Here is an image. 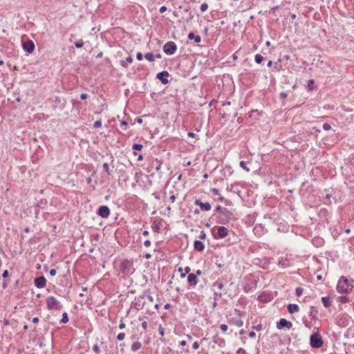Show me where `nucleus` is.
<instances>
[{"instance_id": "nucleus-1", "label": "nucleus", "mask_w": 354, "mask_h": 354, "mask_svg": "<svg viewBox=\"0 0 354 354\" xmlns=\"http://www.w3.org/2000/svg\"><path fill=\"white\" fill-rule=\"evenodd\" d=\"M324 342L319 333H314L310 336V345L313 348H319L323 346Z\"/></svg>"}, {"instance_id": "nucleus-2", "label": "nucleus", "mask_w": 354, "mask_h": 354, "mask_svg": "<svg viewBox=\"0 0 354 354\" xmlns=\"http://www.w3.org/2000/svg\"><path fill=\"white\" fill-rule=\"evenodd\" d=\"M348 287V279L344 276L341 277L337 285V290L340 293H347Z\"/></svg>"}, {"instance_id": "nucleus-3", "label": "nucleus", "mask_w": 354, "mask_h": 354, "mask_svg": "<svg viewBox=\"0 0 354 354\" xmlns=\"http://www.w3.org/2000/svg\"><path fill=\"white\" fill-rule=\"evenodd\" d=\"M177 50V46L174 41H168L163 46V51L167 55H174Z\"/></svg>"}, {"instance_id": "nucleus-4", "label": "nucleus", "mask_w": 354, "mask_h": 354, "mask_svg": "<svg viewBox=\"0 0 354 354\" xmlns=\"http://www.w3.org/2000/svg\"><path fill=\"white\" fill-rule=\"evenodd\" d=\"M59 303L54 297H49L46 299V306L48 310L58 309Z\"/></svg>"}, {"instance_id": "nucleus-5", "label": "nucleus", "mask_w": 354, "mask_h": 354, "mask_svg": "<svg viewBox=\"0 0 354 354\" xmlns=\"http://www.w3.org/2000/svg\"><path fill=\"white\" fill-rule=\"evenodd\" d=\"M292 326V324L291 322L286 320L284 318H281L277 323V328L278 329H282L283 328H287L288 329L291 328Z\"/></svg>"}, {"instance_id": "nucleus-6", "label": "nucleus", "mask_w": 354, "mask_h": 354, "mask_svg": "<svg viewBox=\"0 0 354 354\" xmlns=\"http://www.w3.org/2000/svg\"><path fill=\"white\" fill-rule=\"evenodd\" d=\"M97 214L102 218H107L110 214V209L106 205L101 206L97 210Z\"/></svg>"}, {"instance_id": "nucleus-7", "label": "nucleus", "mask_w": 354, "mask_h": 354, "mask_svg": "<svg viewBox=\"0 0 354 354\" xmlns=\"http://www.w3.org/2000/svg\"><path fill=\"white\" fill-rule=\"evenodd\" d=\"M169 74L167 71H162L160 73H158L156 75V77L163 84H166L169 82V80L167 77H169Z\"/></svg>"}, {"instance_id": "nucleus-8", "label": "nucleus", "mask_w": 354, "mask_h": 354, "mask_svg": "<svg viewBox=\"0 0 354 354\" xmlns=\"http://www.w3.org/2000/svg\"><path fill=\"white\" fill-rule=\"evenodd\" d=\"M23 48L27 53H31L33 52L35 49V44L31 40L27 41L26 42H24Z\"/></svg>"}, {"instance_id": "nucleus-9", "label": "nucleus", "mask_w": 354, "mask_h": 354, "mask_svg": "<svg viewBox=\"0 0 354 354\" xmlns=\"http://www.w3.org/2000/svg\"><path fill=\"white\" fill-rule=\"evenodd\" d=\"M46 283V280L44 277H39L35 278V285L38 288H43L45 287Z\"/></svg>"}, {"instance_id": "nucleus-10", "label": "nucleus", "mask_w": 354, "mask_h": 354, "mask_svg": "<svg viewBox=\"0 0 354 354\" xmlns=\"http://www.w3.org/2000/svg\"><path fill=\"white\" fill-rule=\"evenodd\" d=\"M195 204L198 205L203 211H209L211 209V205L209 203H203L199 199L195 201Z\"/></svg>"}, {"instance_id": "nucleus-11", "label": "nucleus", "mask_w": 354, "mask_h": 354, "mask_svg": "<svg viewBox=\"0 0 354 354\" xmlns=\"http://www.w3.org/2000/svg\"><path fill=\"white\" fill-rule=\"evenodd\" d=\"M228 235V230L223 226H220L218 228V238L223 239Z\"/></svg>"}, {"instance_id": "nucleus-12", "label": "nucleus", "mask_w": 354, "mask_h": 354, "mask_svg": "<svg viewBox=\"0 0 354 354\" xmlns=\"http://www.w3.org/2000/svg\"><path fill=\"white\" fill-rule=\"evenodd\" d=\"M187 281L190 286H196L197 283L196 275L193 273L189 274L187 277Z\"/></svg>"}, {"instance_id": "nucleus-13", "label": "nucleus", "mask_w": 354, "mask_h": 354, "mask_svg": "<svg viewBox=\"0 0 354 354\" xmlns=\"http://www.w3.org/2000/svg\"><path fill=\"white\" fill-rule=\"evenodd\" d=\"M299 310V306L295 304H290L288 306V310L290 314L298 312Z\"/></svg>"}, {"instance_id": "nucleus-14", "label": "nucleus", "mask_w": 354, "mask_h": 354, "mask_svg": "<svg viewBox=\"0 0 354 354\" xmlns=\"http://www.w3.org/2000/svg\"><path fill=\"white\" fill-rule=\"evenodd\" d=\"M222 215L225 217L227 221L234 218L232 212L227 208H223Z\"/></svg>"}, {"instance_id": "nucleus-15", "label": "nucleus", "mask_w": 354, "mask_h": 354, "mask_svg": "<svg viewBox=\"0 0 354 354\" xmlns=\"http://www.w3.org/2000/svg\"><path fill=\"white\" fill-rule=\"evenodd\" d=\"M194 249L197 251H203L205 246L204 244L201 241H195L194 243Z\"/></svg>"}, {"instance_id": "nucleus-16", "label": "nucleus", "mask_w": 354, "mask_h": 354, "mask_svg": "<svg viewBox=\"0 0 354 354\" xmlns=\"http://www.w3.org/2000/svg\"><path fill=\"white\" fill-rule=\"evenodd\" d=\"M189 39H194L196 43H200L201 37L199 35H196L194 32H189L187 36Z\"/></svg>"}, {"instance_id": "nucleus-17", "label": "nucleus", "mask_w": 354, "mask_h": 354, "mask_svg": "<svg viewBox=\"0 0 354 354\" xmlns=\"http://www.w3.org/2000/svg\"><path fill=\"white\" fill-rule=\"evenodd\" d=\"M278 265L283 268H287L290 266L288 261L287 259H284L283 258H281L279 260Z\"/></svg>"}, {"instance_id": "nucleus-18", "label": "nucleus", "mask_w": 354, "mask_h": 354, "mask_svg": "<svg viewBox=\"0 0 354 354\" xmlns=\"http://www.w3.org/2000/svg\"><path fill=\"white\" fill-rule=\"evenodd\" d=\"M322 301L325 308H328L330 306V298L328 297H323L322 298Z\"/></svg>"}, {"instance_id": "nucleus-19", "label": "nucleus", "mask_w": 354, "mask_h": 354, "mask_svg": "<svg viewBox=\"0 0 354 354\" xmlns=\"http://www.w3.org/2000/svg\"><path fill=\"white\" fill-rule=\"evenodd\" d=\"M141 343L140 342H134L131 345V350L136 351L141 348Z\"/></svg>"}, {"instance_id": "nucleus-20", "label": "nucleus", "mask_w": 354, "mask_h": 354, "mask_svg": "<svg viewBox=\"0 0 354 354\" xmlns=\"http://www.w3.org/2000/svg\"><path fill=\"white\" fill-rule=\"evenodd\" d=\"M154 55L151 53H148L145 54V57L149 62H153L154 61Z\"/></svg>"}, {"instance_id": "nucleus-21", "label": "nucleus", "mask_w": 354, "mask_h": 354, "mask_svg": "<svg viewBox=\"0 0 354 354\" xmlns=\"http://www.w3.org/2000/svg\"><path fill=\"white\" fill-rule=\"evenodd\" d=\"M214 288H217L218 290H221L223 288V283L219 281H216L213 283Z\"/></svg>"}, {"instance_id": "nucleus-22", "label": "nucleus", "mask_w": 354, "mask_h": 354, "mask_svg": "<svg viewBox=\"0 0 354 354\" xmlns=\"http://www.w3.org/2000/svg\"><path fill=\"white\" fill-rule=\"evenodd\" d=\"M255 62L257 63V64H260L261 63V62L263 60V57L262 55H259V54H257L255 55Z\"/></svg>"}, {"instance_id": "nucleus-23", "label": "nucleus", "mask_w": 354, "mask_h": 354, "mask_svg": "<svg viewBox=\"0 0 354 354\" xmlns=\"http://www.w3.org/2000/svg\"><path fill=\"white\" fill-rule=\"evenodd\" d=\"M143 148L142 145L141 144H133L132 146V149L137 151H140Z\"/></svg>"}, {"instance_id": "nucleus-24", "label": "nucleus", "mask_w": 354, "mask_h": 354, "mask_svg": "<svg viewBox=\"0 0 354 354\" xmlns=\"http://www.w3.org/2000/svg\"><path fill=\"white\" fill-rule=\"evenodd\" d=\"M68 322V317L66 313H64L62 315V319H61V322L66 324Z\"/></svg>"}, {"instance_id": "nucleus-25", "label": "nucleus", "mask_w": 354, "mask_h": 354, "mask_svg": "<svg viewBox=\"0 0 354 354\" xmlns=\"http://www.w3.org/2000/svg\"><path fill=\"white\" fill-rule=\"evenodd\" d=\"M240 167L243 168L246 171H250V169L246 166V162L245 161H241L240 162Z\"/></svg>"}, {"instance_id": "nucleus-26", "label": "nucleus", "mask_w": 354, "mask_h": 354, "mask_svg": "<svg viewBox=\"0 0 354 354\" xmlns=\"http://www.w3.org/2000/svg\"><path fill=\"white\" fill-rule=\"evenodd\" d=\"M303 291L304 290L301 287H297L295 290V292L297 296H301L303 293Z\"/></svg>"}, {"instance_id": "nucleus-27", "label": "nucleus", "mask_w": 354, "mask_h": 354, "mask_svg": "<svg viewBox=\"0 0 354 354\" xmlns=\"http://www.w3.org/2000/svg\"><path fill=\"white\" fill-rule=\"evenodd\" d=\"M207 8H208V5L206 3L201 4V8H200L201 11L203 12H205L207 10Z\"/></svg>"}, {"instance_id": "nucleus-28", "label": "nucleus", "mask_w": 354, "mask_h": 354, "mask_svg": "<svg viewBox=\"0 0 354 354\" xmlns=\"http://www.w3.org/2000/svg\"><path fill=\"white\" fill-rule=\"evenodd\" d=\"M93 351L96 353V354H100V347L97 345V344H95L93 347Z\"/></svg>"}, {"instance_id": "nucleus-29", "label": "nucleus", "mask_w": 354, "mask_h": 354, "mask_svg": "<svg viewBox=\"0 0 354 354\" xmlns=\"http://www.w3.org/2000/svg\"><path fill=\"white\" fill-rule=\"evenodd\" d=\"M125 337V333H120L117 336V339L120 341H122L124 339Z\"/></svg>"}, {"instance_id": "nucleus-30", "label": "nucleus", "mask_w": 354, "mask_h": 354, "mask_svg": "<svg viewBox=\"0 0 354 354\" xmlns=\"http://www.w3.org/2000/svg\"><path fill=\"white\" fill-rule=\"evenodd\" d=\"M75 45L77 48H80L83 46L84 42L82 40H80L79 41L75 42Z\"/></svg>"}, {"instance_id": "nucleus-31", "label": "nucleus", "mask_w": 354, "mask_h": 354, "mask_svg": "<svg viewBox=\"0 0 354 354\" xmlns=\"http://www.w3.org/2000/svg\"><path fill=\"white\" fill-rule=\"evenodd\" d=\"M220 328H221V330L223 333H225L227 331V328H228L226 324H221L220 326Z\"/></svg>"}, {"instance_id": "nucleus-32", "label": "nucleus", "mask_w": 354, "mask_h": 354, "mask_svg": "<svg viewBox=\"0 0 354 354\" xmlns=\"http://www.w3.org/2000/svg\"><path fill=\"white\" fill-rule=\"evenodd\" d=\"M314 312H317V311L315 310V307L311 306V307H310V311L309 315H310V317H312L313 318H314V317H315V315H314V314H313V313H314Z\"/></svg>"}, {"instance_id": "nucleus-33", "label": "nucleus", "mask_w": 354, "mask_h": 354, "mask_svg": "<svg viewBox=\"0 0 354 354\" xmlns=\"http://www.w3.org/2000/svg\"><path fill=\"white\" fill-rule=\"evenodd\" d=\"M323 129L325 130V131H328L331 129V127L329 124L328 123H324L323 124Z\"/></svg>"}, {"instance_id": "nucleus-34", "label": "nucleus", "mask_w": 354, "mask_h": 354, "mask_svg": "<svg viewBox=\"0 0 354 354\" xmlns=\"http://www.w3.org/2000/svg\"><path fill=\"white\" fill-rule=\"evenodd\" d=\"M252 328L259 331V330H262L263 327H262L261 324H257L256 326H253Z\"/></svg>"}, {"instance_id": "nucleus-35", "label": "nucleus", "mask_w": 354, "mask_h": 354, "mask_svg": "<svg viewBox=\"0 0 354 354\" xmlns=\"http://www.w3.org/2000/svg\"><path fill=\"white\" fill-rule=\"evenodd\" d=\"M103 169L105 171H106L108 174H109V166L108 163H104V165H103Z\"/></svg>"}, {"instance_id": "nucleus-36", "label": "nucleus", "mask_w": 354, "mask_h": 354, "mask_svg": "<svg viewBox=\"0 0 354 354\" xmlns=\"http://www.w3.org/2000/svg\"><path fill=\"white\" fill-rule=\"evenodd\" d=\"M101 125H102L101 122L100 120H97L95 122L93 127L95 128H98V127H101Z\"/></svg>"}, {"instance_id": "nucleus-37", "label": "nucleus", "mask_w": 354, "mask_h": 354, "mask_svg": "<svg viewBox=\"0 0 354 354\" xmlns=\"http://www.w3.org/2000/svg\"><path fill=\"white\" fill-rule=\"evenodd\" d=\"M199 344L198 342H194L192 344V347L194 349L197 350L199 348Z\"/></svg>"}, {"instance_id": "nucleus-38", "label": "nucleus", "mask_w": 354, "mask_h": 354, "mask_svg": "<svg viewBox=\"0 0 354 354\" xmlns=\"http://www.w3.org/2000/svg\"><path fill=\"white\" fill-rule=\"evenodd\" d=\"M199 238L201 239H205L206 238V234L204 231H201L199 235Z\"/></svg>"}, {"instance_id": "nucleus-39", "label": "nucleus", "mask_w": 354, "mask_h": 354, "mask_svg": "<svg viewBox=\"0 0 354 354\" xmlns=\"http://www.w3.org/2000/svg\"><path fill=\"white\" fill-rule=\"evenodd\" d=\"M211 192L212 193L214 194V195H218L219 194V191L218 189L216 188H212L211 189Z\"/></svg>"}, {"instance_id": "nucleus-40", "label": "nucleus", "mask_w": 354, "mask_h": 354, "mask_svg": "<svg viewBox=\"0 0 354 354\" xmlns=\"http://www.w3.org/2000/svg\"><path fill=\"white\" fill-rule=\"evenodd\" d=\"M136 58L138 60H142V54L140 52H138L136 54Z\"/></svg>"}, {"instance_id": "nucleus-41", "label": "nucleus", "mask_w": 354, "mask_h": 354, "mask_svg": "<svg viewBox=\"0 0 354 354\" xmlns=\"http://www.w3.org/2000/svg\"><path fill=\"white\" fill-rule=\"evenodd\" d=\"M158 331H159V333L161 336H163L165 333H164V328L160 326L159 328H158Z\"/></svg>"}, {"instance_id": "nucleus-42", "label": "nucleus", "mask_w": 354, "mask_h": 354, "mask_svg": "<svg viewBox=\"0 0 354 354\" xmlns=\"http://www.w3.org/2000/svg\"><path fill=\"white\" fill-rule=\"evenodd\" d=\"M148 324L146 321L142 322V327L143 329L146 330L147 328Z\"/></svg>"}, {"instance_id": "nucleus-43", "label": "nucleus", "mask_w": 354, "mask_h": 354, "mask_svg": "<svg viewBox=\"0 0 354 354\" xmlns=\"http://www.w3.org/2000/svg\"><path fill=\"white\" fill-rule=\"evenodd\" d=\"M224 207H222L220 205H218L216 209H215V211L216 212H218L220 211L221 212V214L223 213V209Z\"/></svg>"}, {"instance_id": "nucleus-44", "label": "nucleus", "mask_w": 354, "mask_h": 354, "mask_svg": "<svg viewBox=\"0 0 354 354\" xmlns=\"http://www.w3.org/2000/svg\"><path fill=\"white\" fill-rule=\"evenodd\" d=\"M144 245L145 247H149L151 245V241L149 240H146L145 242H144Z\"/></svg>"}, {"instance_id": "nucleus-45", "label": "nucleus", "mask_w": 354, "mask_h": 354, "mask_svg": "<svg viewBox=\"0 0 354 354\" xmlns=\"http://www.w3.org/2000/svg\"><path fill=\"white\" fill-rule=\"evenodd\" d=\"M126 63H129L131 64L132 62H133V59L131 57L129 56L126 58Z\"/></svg>"}, {"instance_id": "nucleus-46", "label": "nucleus", "mask_w": 354, "mask_h": 354, "mask_svg": "<svg viewBox=\"0 0 354 354\" xmlns=\"http://www.w3.org/2000/svg\"><path fill=\"white\" fill-rule=\"evenodd\" d=\"M167 10V7L166 6H162L160 7L159 11L160 13H163L165 12V11Z\"/></svg>"}, {"instance_id": "nucleus-47", "label": "nucleus", "mask_w": 354, "mask_h": 354, "mask_svg": "<svg viewBox=\"0 0 354 354\" xmlns=\"http://www.w3.org/2000/svg\"><path fill=\"white\" fill-rule=\"evenodd\" d=\"M88 97V95L86 93H82L80 95L81 100H86Z\"/></svg>"}, {"instance_id": "nucleus-48", "label": "nucleus", "mask_w": 354, "mask_h": 354, "mask_svg": "<svg viewBox=\"0 0 354 354\" xmlns=\"http://www.w3.org/2000/svg\"><path fill=\"white\" fill-rule=\"evenodd\" d=\"M56 273H57V271H56V270H55V269H51V270H50V274L51 276H55V275L56 274Z\"/></svg>"}, {"instance_id": "nucleus-49", "label": "nucleus", "mask_w": 354, "mask_h": 354, "mask_svg": "<svg viewBox=\"0 0 354 354\" xmlns=\"http://www.w3.org/2000/svg\"><path fill=\"white\" fill-rule=\"evenodd\" d=\"M120 64H121V66H122L124 68L127 67V63H126L125 60H121L120 61Z\"/></svg>"}, {"instance_id": "nucleus-50", "label": "nucleus", "mask_w": 354, "mask_h": 354, "mask_svg": "<svg viewBox=\"0 0 354 354\" xmlns=\"http://www.w3.org/2000/svg\"><path fill=\"white\" fill-rule=\"evenodd\" d=\"M256 333L254 331H251L249 333V337L251 338L255 337Z\"/></svg>"}, {"instance_id": "nucleus-51", "label": "nucleus", "mask_w": 354, "mask_h": 354, "mask_svg": "<svg viewBox=\"0 0 354 354\" xmlns=\"http://www.w3.org/2000/svg\"><path fill=\"white\" fill-rule=\"evenodd\" d=\"M170 201L171 203H174V201H176V196L172 194L170 198H169Z\"/></svg>"}, {"instance_id": "nucleus-52", "label": "nucleus", "mask_w": 354, "mask_h": 354, "mask_svg": "<svg viewBox=\"0 0 354 354\" xmlns=\"http://www.w3.org/2000/svg\"><path fill=\"white\" fill-rule=\"evenodd\" d=\"M147 299H148L150 302H153V297H152L151 295H148L147 296Z\"/></svg>"}, {"instance_id": "nucleus-53", "label": "nucleus", "mask_w": 354, "mask_h": 354, "mask_svg": "<svg viewBox=\"0 0 354 354\" xmlns=\"http://www.w3.org/2000/svg\"><path fill=\"white\" fill-rule=\"evenodd\" d=\"M126 326L124 322H121L120 324H119V328L120 329H123Z\"/></svg>"}, {"instance_id": "nucleus-54", "label": "nucleus", "mask_w": 354, "mask_h": 354, "mask_svg": "<svg viewBox=\"0 0 354 354\" xmlns=\"http://www.w3.org/2000/svg\"><path fill=\"white\" fill-rule=\"evenodd\" d=\"M8 276V270H5V271L3 272L2 277H3V278H6Z\"/></svg>"}, {"instance_id": "nucleus-55", "label": "nucleus", "mask_w": 354, "mask_h": 354, "mask_svg": "<svg viewBox=\"0 0 354 354\" xmlns=\"http://www.w3.org/2000/svg\"><path fill=\"white\" fill-rule=\"evenodd\" d=\"M180 344L183 346H185L187 344V342L185 340H182L180 342Z\"/></svg>"}, {"instance_id": "nucleus-56", "label": "nucleus", "mask_w": 354, "mask_h": 354, "mask_svg": "<svg viewBox=\"0 0 354 354\" xmlns=\"http://www.w3.org/2000/svg\"><path fill=\"white\" fill-rule=\"evenodd\" d=\"M236 326H243V322H242V321H238V322H236Z\"/></svg>"}, {"instance_id": "nucleus-57", "label": "nucleus", "mask_w": 354, "mask_h": 354, "mask_svg": "<svg viewBox=\"0 0 354 354\" xmlns=\"http://www.w3.org/2000/svg\"><path fill=\"white\" fill-rule=\"evenodd\" d=\"M38 322H39V318L38 317H34L32 319V322L33 323L37 324Z\"/></svg>"}, {"instance_id": "nucleus-58", "label": "nucleus", "mask_w": 354, "mask_h": 354, "mask_svg": "<svg viewBox=\"0 0 354 354\" xmlns=\"http://www.w3.org/2000/svg\"><path fill=\"white\" fill-rule=\"evenodd\" d=\"M9 324H10L9 320H8V319H4L3 320V324L5 326H8V325H9Z\"/></svg>"}, {"instance_id": "nucleus-59", "label": "nucleus", "mask_w": 354, "mask_h": 354, "mask_svg": "<svg viewBox=\"0 0 354 354\" xmlns=\"http://www.w3.org/2000/svg\"><path fill=\"white\" fill-rule=\"evenodd\" d=\"M149 232L147 230H145L143 232H142V235L145 236H147L149 235Z\"/></svg>"}, {"instance_id": "nucleus-60", "label": "nucleus", "mask_w": 354, "mask_h": 354, "mask_svg": "<svg viewBox=\"0 0 354 354\" xmlns=\"http://www.w3.org/2000/svg\"><path fill=\"white\" fill-rule=\"evenodd\" d=\"M187 135H188V136H189V137H192V138L195 136V133H193V132H189V133H187Z\"/></svg>"}, {"instance_id": "nucleus-61", "label": "nucleus", "mask_w": 354, "mask_h": 354, "mask_svg": "<svg viewBox=\"0 0 354 354\" xmlns=\"http://www.w3.org/2000/svg\"><path fill=\"white\" fill-rule=\"evenodd\" d=\"M190 270H191V269H190L189 267H186L185 268V271L186 273H189L190 272Z\"/></svg>"}, {"instance_id": "nucleus-62", "label": "nucleus", "mask_w": 354, "mask_h": 354, "mask_svg": "<svg viewBox=\"0 0 354 354\" xmlns=\"http://www.w3.org/2000/svg\"><path fill=\"white\" fill-rule=\"evenodd\" d=\"M193 19V15L189 13V18L187 19V21H189V20H192Z\"/></svg>"}, {"instance_id": "nucleus-63", "label": "nucleus", "mask_w": 354, "mask_h": 354, "mask_svg": "<svg viewBox=\"0 0 354 354\" xmlns=\"http://www.w3.org/2000/svg\"><path fill=\"white\" fill-rule=\"evenodd\" d=\"M272 65V62L271 60H270L268 62V67H271Z\"/></svg>"}, {"instance_id": "nucleus-64", "label": "nucleus", "mask_w": 354, "mask_h": 354, "mask_svg": "<svg viewBox=\"0 0 354 354\" xmlns=\"http://www.w3.org/2000/svg\"><path fill=\"white\" fill-rule=\"evenodd\" d=\"M169 308H170V304H167L164 306L165 309H169Z\"/></svg>"}]
</instances>
